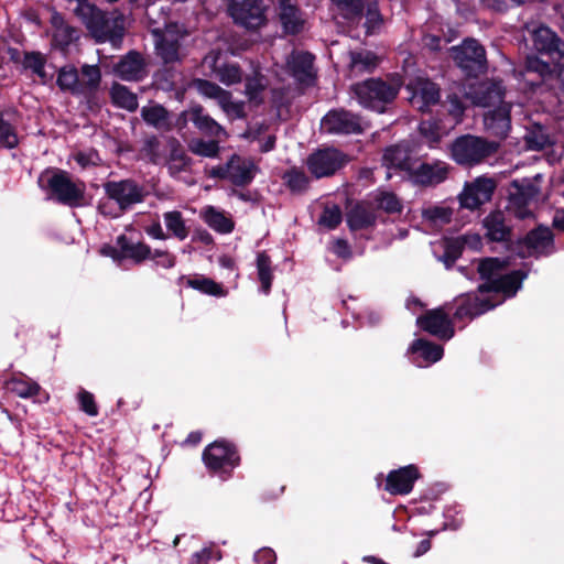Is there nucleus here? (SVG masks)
<instances>
[{
	"label": "nucleus",
	"mask_w": 564,
	"mask_h": 564,
	"mask_svg": "<svg viewBox=\"0 0 564 564\" xmlns=\"http://www.w3.org/2000/svg\"><path fill=\"white\" fill-rule=\"evenodd\" d=\"M478 271L484 282L477 293L459 299L457 317H475L494 308L506 297L513 296L525 279L521 271L508 272L507 262L497 258L480 261Z\"/></svg>",
	"instance_id": "nucleus-1"
},
{
	"label": "nucleus",
	"mask_w": 564,
	"mask_h": 564,
	"mask_svg": "<svg viewBox=\"0 0 564 564\" xmlns=\"http://www.w3.org/2000/svg\"><path fill=\"white\" fill-rule=\"evenodd\" d=\"M503 87L499 83H480L467 93L476 106L492 108L484 115L486 131L498 138H506L511 128V105L505 102Z\"/></svg>",
	"instance_id": "nucleus-2"
},
{
	"label": "nucleus",
	"mask_w": 564,
	"mask_h": 564,
	"mask_svg": "<svg viewBox=\"0 0 564 564\" xmlns=\"http://www.w3.org/2000/svg\"><path fill=\"white\" fill-rule=\"evenodd\" d=\"M73 11L97 42H110L116 48L120 46L124 33V19L121 14L108 18L87 0H78Z\"/></svg>",
	"instance_id": "nucleus-3"
},
{
	"label": "nucleus",
	"mask_w": 564,
	"mask_h": 564,
	"mask_svg": "<svg viewBox=\"0 0 564 564\" xmlns=\"http://www.w3.org/2000/svg\"><path fill=\"white\" fill-rule=\"evenodd\" d=\"M400 87L399 79L386 83L371 78L354 85L351 90L362 107L383 112L384 104L391 102L395 98Z\"/></svg>",
	"instance_id": "nucleus-4"
},
{
	"label": "nucleus",
	"mask_w": 564,
	"mask_h": 564,
	"mask_svg": "<svg viewBox=\"0 0 564 564\" xmlns=\"http://www.w3.org/2000/svg\"><path fill=\"white\" fill-rule=\"evenodd\" d=\"M39 184L43 188H50L59 203L76 206L84 197L85 185L70 180L64 171H45L39 177Z\"/></svg>",
	"instance_id": "nucleus-5"
},
{
	"label": "nucleus",
	"mask_w": 564,
	"mask_h": 564,
	"mask_svg": "<svg viewBox=\"0 0 564 564\" xmlns=\"http://www.w3.org/2000/svg\"><path fill=\"white\" fill-rule=\"evenodd\" d=\"M496 142H488L479 137L463 135L451 147L453 160L460 165H474L497 151Z\"/></svg>",
	"instance_id": "nucleus-6"
},
{
	"label": "nucleus",
	"mask_w": 564,
	"mask_h": 564,
	"mask_svg": "<svg viewBox=\"0 0 564 564\" xmlns=\"http://www.w3.org/2000/svg\"><path fill=\"white\" fill-rule=\"evenodd\" d=\"M155 40V50L165 63H173L181 58V48L187 31L183 25L169 23L163 30H152Z\"/></svg>",
	"instance_id": "nucleus-7"
},
{
	"label": "nucleus",
	"mask_w": 564,
	"mask_h": 564,
	"mask_svg": "<svg viewBox=\"0 0 564 564\" xmlns=\"http://www.w3.org/2000/svg\"><path fill=\"white\" fill-rule=\"evenodd\" d=\"M256 172L257 166L251 160L234 155L226 164L209 169L207 174L214 178L229 180L236 185H245L252 181Z\"/></svg>",
	"instance_id": "nucleus-8"
},
{
	"label": "nucleus",
	"mask_w": 564,
	"mask_h": 564,
	"mask_svg": "<svg viewBox=\"0 0 564 564\" xmlns=\"http://www.w3.org/2000/svg\"><path fill=\"white\" fill-rule=\"evenodd\" d=\"M193 85L202 96L215 99L228 118L243 117V102L232 100L230 91L206 79H195Z\"/></svg>",
	"instance_id": "nucleus-9"
},
{
	"label": "nucleus",
	"mask_w": 564,
	"mask_h": 564,
	"mask_svg": "<svg viewBox=\"0 0 564 564\" xmlns=\"http://www.w3.org/2000/svg\"><path fill=\"white\" fill-rule=\"evenodd\" d=\"M456 64L468 75L476 76L485 69L484 47L475 40H466L459 46L452 47Z\"/></svg>",
	"instance_id": "nucleus-10"
},
{
	"label": "nucleus",
	"mask_w": 564,
	"mask_h": 564,
	"mask_svg": "<svg viewBox=\"0 0 564 564\" xmlns=\"http://www.w3.org/2000/svg\"><path fill=\"white\" fill-rule=\"evenodd\" d=\"M348 156L334 148L321 149L307 159L310 172L317 178L333 175L348 162Z\"/></svg>",
	"instance_id": "nucleus-11"
},
{
	"label": "nucleus",
	"mask_w": 564,
	"mask_h": 564,
	"mask_svg": "<svg viewBox=\"0 0 564 564\" xmlns=\"http://www.w3.org/2000/svg\"><path fill=\"white\" fill-rule=\"evenodd\" d=\"M495 188L496 183L492 178L479 176L465 184L458 195L459 204L463 208L475 210L491 199Z\"/></svg>",
	"instance_id": "nucleus-12"
},
{
	"label": "nucleus",
	"mask_w": 564,
	"mask_h": 564,
	"mask_svg": "<svg viewBox=\"0 0 564 564\" xmlns=\"http://www.w3.org/2000/svg\"><path fill=\"white\" fill-rule=\"evenodd\" d=\"M228 11L236 23L247 29H257L265 21L260 0H229Z\"/></svg>",
	"instance_id": "nucleus-13"
},
{
	"label": "nucleus",
	"mask_w": 564,
	"mask_h": 564,
	"mask_svg": "<svg viewBox=\"0 0 564 564\" xmlns=\"http://www.w3.org/2000/svg\"><path fill=\"white\" fill-rule=\"evenodd\" d=\"M104 188L108 198L115 200L121 210L141 203L145 196L143 187L131 180L108 182Z\"/></svg>",
	"instance_id": "nucleus-14"
},
{
	"label": "nucleus",
	"mask_w": 564,
	"mask_h": 564,
	"mask_svg": "<svg viewBox=\"0 0 564 564\" xmlns=\"http://www.w3.org/2000/svg\"><path fill=\"white\" fill-rule=\"evenodd\" d=\"M406 90L410 94L409 100L413 107L425 111L431 105L440 100L438 87L422 75H417L409 80Z\"/></svg>",
	"instance_id": "nucleus-15"
},
{
	"label": "nucleus",
	"mask_w": 564,
	"mask_h": 564,
	"mask_svg": "<svg viewBox=\"0 0 564 564\" xmlns=\"http://www.w3.org/2000/svg\"><path fill=\"white\" fill-rule=\"evenodd\" d=\"M203 64L209 68L212 75L226 86L239 84L242 80L240 66L227 61L219 52H210L204 57Z\"/></svg>",
	"instance_id": "nucleus-16"
},
{
	"label": "nucleus",
	"mask_w": 564,
	"mask_h": 564,
	"mask_svg": "<svg viewBox=\"0 0 564 564\" xmlns=\"http://www.w3.org/2000/svg\"><path fill=\"white\" fill-rule=\"evenodd\" d=\"M205 465L215 471L227 473L238 465L239 457L234 447L225 442H215L203 454Z\"/></svg>",
	"instance_id": "nucleus-17"
},
{
	"label": "nucleus",
	"mask_w": 564,
	"mask_h": 564,
	"mask_svg": "<svg viewBox=\"0 0 564 564\" xmlns=\"http://www.w3.org/2000/svg\"><path fill=\"white\" fill-rule=\"evenodd\" d=\"M321 128L328 133H359L362 130L359 118L345 110L329 111L322 119Z\"/></svg>",
	"instance_id": "nucleus-18"
},
{
	"label": "nucleus",
	"mask_w": 564,
	"mask_h": 564,
	"mask_svg": "<svg viewBox=\"0 0 564 564\" xmlns=\"http://www.w3.org/2000/svg\"><path fill=\"white\" fill-rule=\"evenodd\" d=\"M416 324L441 339H449L454 336L451 321L442 308L430 311L424 316L417 317Z\"/></svg>",
	"instance_id": "nucleus-19"
},
{
	"label": "nucleus",
	"mask_w": 564,
	"mask_h": 564,
	"mask_svg": "<svg viewBox=\"0 0 564 564\" xmlns=\"http://www.w3.org/2000/svg\"><path fill=\"white\" fill-rule=\"evenodd\" d=\"M419 476L417 468L414 465L392 470L387 476L384 489L391 495H408Z\"/></svg>",
	"instance_id": "nucleus-20"
},
{
	"label": "nucleus",
	"mask_w": 564,
	"mask_h": 564,
	"mask_svg": "<svg viewBox=\"0 0 564 564\" xmlns=\"http://www.w3.org/2000/svg\"><path fill=\"white\" fill-rule=\"evenodd\" d=\"M448 174V165L445 162L422 163L413 167L411 177L423 185H434L443 182Z\"/></svg>",
	"instance_id": "nucleus-21"
},
{
	"label": "nucleus",
	"mask_w": 564,
	"mask_h": 564,
	"mask_svg": "<svg viewBox=\"0 0 564 564\" xmlns=\"http://www.w3.org/2000/svg\"><path fill=\"white\" fill-rule=\"evenodd\" d=\"M408 351L413 356L412 362L417 367H426L443 357V348L440 345L424 339L414 340Z\"/></svg>",
	"instance_id": "nucleus-22"
},
{
	"label": "nucleus",
	"mask_w": 564,
	"mask_h": 564,
	"mask_svg": "<svg viewBox=\"0 0 564 564\" xmlns=\"http://www.w3.org/2000/svg\"><path fill=\"white\" fill-rule=\"evenodd\" d=\"M115 73L123 80H139L145 76L143 57L132 51L115 66Z\"/></svg>",
	"instance_id": "nucleus-23"
},
{
	"label": "nucleus",
	"mask_w": 564,
	"mask_h": 564,
	"mask_svg": "<svg viewBox=\"0 0 564 564\" xmlns=\"http://www.w3.org/2000/svg\"><path fill=\"white\" fill-rule=\"evenodd\" d=\"M532 41L538 52L550 55L554 61L562 57L563 52L560 50V41L547 26L535 29L532 34Z\"/></svg>",
	"instance_id": "nucleus-24"
},
{
	"label": "nucleus",
	"mask_w": 564,
	"mask_h": 564,
	"mask_svg": "<svg viewBox=\"0 0 564 564\" xmlns=\"http://www.w3.org/2000/svg\"><path fill=\"white\" fill-rule=\"evenodd\" d=\"M313 55L306 52H292L286 59V68L297 82L305 83L313 77Z\"/></svg>",
	"instance_id": "nucleus-25"
},
{
	"label": "nucleus",
	"mask_w": 564,
	"mask_h": 564,
	"mask_svg": "<svg viewBox=\"0 0 564 564\" xmlns=\"http://www.w3.org/2000/svg\"><path fill=\"white\" fill-rule=\"evenodd\" d=\"M383 163L388 170H401L409 174H411L414 167V162L412 161L410 151L404 144H397L388 148L383 154Z\"/></svg>",
	"instance_id": "nucleus-26"
},
{
	"label": "nucleus",
	"mask_w": 564,
	"mask_h": 564,
	"mask_svg": "<svg viewBox=\"0 0 564 564\" xmlns=\"http://www.w3.org/2000/svg\"><path fill=\"white\" fill-rule=\"evenodd\" d=\"M184 115H189V119L202 132L209 134L212 137H216L219 140H223L227 137V132L225 131V129L219 123H217L212 117L205 115L200 106L192 107Z\"/></svg>",
	"instance_id": "nucleus-27"
},
{
	"label": "nucleus",
	"mask_w": 564,
	"mask_h": 564,
	"mask_svg": "<svg viewBox=\"0 0 564 564\" xmlns=\"http://www.w3.org/2000/svg\"><path fill=\"white\" fill-rule=\"evenodd\" d=\"M529 254H547L553 251V236L549 228H538L525 238Z\"/></svg>",
	"instance_id": "nucleus-28"
},
{
	"label": "nucleus",
	"mask_w": 564,
	"mask_h": 564,
	"mask_svg": "<svg viewBox=\"0 0 564 564\" xmlns=\"http://www.w3.org/2000/svg\"><path fill=\"white\" fill-rule=\"evenodd\" d=\"M117 246L123 253V260L130 259L134 263H141L152 256L151 248L143 242H132L124 235L117 238Z\"/></svg>",
	"instance_id": "nucleus-29"
},
{
	"label": "nucleus",
	"mask_w": 564,
	"mask_h": 564,
	"mask_svg": "<svg viewBox=\"0 0 564 564\" xmlns=\"http://www.w3.org/2000/svg\"><path fill=\"white\" fill-rule=\"evenodd\" d=\"M438 249L444 250V253L437 257L438 260L442 261L446 265V268H449L460 256L462 251L464 250V246L459 237H457L451 239H442L437 242H434V253H437Z\"/></svg>",
	"instance_id": "nucleus-30"
},
{
	"label": "nucleus",
	"mask_w": 564,
	"mask_h": 564,
	"mask_svg": "<svg viewBox=\"0 0 564 564\" xmlns=\"http://www.w3.org/2000/svg\"><path fill=\"white\" fill-rule=\"evenodd\" d=\"M281 23L284 30L289 33H297L303 25V20L295 6L290 0L280 1V13Z\"/></svg>",
	"instance_id": "nucleus-31"
},
{
	"label": "nucleus",
	"mask_w": 564,
	"mask_h": 564,
	"mask_svg": "<svg viewBox=\"0 0 564 564\" xmlns=\"http://www.w3.org/2000/svg\"><path fill=\"white\" fill-rule=\"evenodd\" d=\"M267 88L268 80L258 70L252 76L246 77L245 95L251 104H261Z\"/></svg>",
	"instance_id": "nucleus-32"
},
{
	"label": "nucleus",
	"mask_w": 564,
	"mask_h": 564,
	"mask_svg": "<svg viewBox=\"0 0 564 564\" xmlns=\"http://www.w3.org/2000/svg\"><path fill=\"white\" fill-rule=\"evenodd\" d=\"M52 22L54 25L53 39L56 45L64 48L78 39L77 30L65 23L61 15L54 14Z\"/></svg>",
	"instance_id": "nucleus-33"
},
{
	"label": "nucleus",
	"mask_w": 564,
	"mask_h": 564,
	"mask_svg": "<svg viewBox=\"0 0 564 564\" xmlns=\"http://www.w3.org/2000/svg\"><path fill=\"white\" fill-rule=\"evenodd\" d=\"M163 221L165 228L170 235L174 236L180 240L187 238L189 234V227L186 224L183 215L178 210H170L163 214Z\"/></svg>",
	"instance_id": "nucleus-34"
},
{
	"label": "nucleus",
	"mask_w": 564,
	"mask_h": 564,
	"mask_svg": "<svg viewBox=\"0 0 564 564\" xmlns=\"http://www.w3.org/2000/svg\"><path fill=\"white\" fill-rule=\"evenodd\" d=\"M347 223L350 229H361L375 223V214L370 206L358 204L347 215Z\"/></svg>",
	"instance_id": "nucleus-35"
},
{
	"label": "nucleus",
	"mask_w": 564,
	"mask_h": 564,
	"mask_svg": "<svg viewBox=\"0 0 564 564\" xmlns=\"http://www.w3.org/2000/svg\"><path fill=\"white\" fill-rule=\"evenodd\" d=\"M378 65V57L369 51L350 53V73L360 75L373 70Z\"/></svg>",
	"instance_id": "nucleus-36"
},
{
	"label": "nucleus",
	"mask_w": 564,
	"mask_h": 564,
	"mask_svg": "<svg viewBox=\"0 0 564 564\" xmlns=\"http://www.w3.org/2000/svg\"><path fill=\"white\" fill-rule=\"evenodd\" d=\"M484 226L487 229V236L495 241H501L507 237L508 227L505 224L503 213L496 210L490 213L484 219Z\"/></svg>",
	"instance_id": "nucleus-37"
},
{
	"label": "nucleus",
	"mask_w": 564,
	"mask_h": 564,
	"mask_svg": "<svg viewBox=\"0 0 564 564\" xmlns=\"http://www.w3.org/2000/svg\"><path fill=\"white\" fill-rule=\"evenodd\" d=\"M9 391L13 392L20 398L28 399L37 395L41 387L37 382L28 377H13L7 382Z\"/></svg>",
	"instance_id": "nucleus-38"
},
{
	"label": "nucleus",
	"mask_w": 564,
	"mask_h": 564,
	"mask_svg": "<svg viewBox=\"0 0 564 564\" xmlns=\"http://www.w3.org/2000/svg\"><path fill=\"white\" fill-rule=\"evenodd\" d=\"M202 215L205 223L216 231L228 234L234 228L231 219L212 206L204 208Z\"/></svg>",
	"instance_id": "nucleus-39"
},
{
	"label": "nucleus",
	"mask_w": 564,
	"mask_h": 564,
	"mask_svg": "<svg viewBox=\"0 0 564 564\" xmlns=\"http://www.w3.org/2000/svg\"><path fill=\"white\" fill-rule=\"evenodd\" d=\"M143 120L154 128L163 129L169 127V113L164 107L158 104H149L141 109Z\"/></svg>",
	"instance_id": "nucleus-40"
},
{
	"label": "nucleus",
	"mask_w": 564,
	"mask_h": 564,
	"mask_svg": "<svg viewBox=\"0 0 564 564\" xmlns=\"http://www.w3.org/2000/svg\"><path fill=\"white\" fill-rule=\"evenodd\" d=\"M111 99L112 102L123 108L128 111H134L138 108V98L137 95L130 91L126 86L120 84H115L111 87Z\"/></svg>",
	"instance_id": "nucleus-41"
},
{
	"label": "nucleus",
	"mask_w": 564,
	"mask_h": 564,
	"mask_svg": "<svg viewBox=\"0 0 564 564\" xmlns=\"http://www.w3.org/2000/svg\"><path fill=\"white\" fill-rule=\"evenodd\" d=\"M453 216V209L445 205L430 206L422 210V217L432 226L448 224Z\"/></svg>",
	"instance_id": "nucleus-42"
},
{
	"label": "nucleus",
	"mask_w": 564,
	"mask_h": 564,
	"mask_svg": "<svg viewBox=\"0 0 564 564\" xmlns=\"http://www.w3.org/2000/svg\"><path fill=\"white\" fill-rule=\"evenodd\" d=\"M57 85L63 90H70L74 94H82L79 75L75 67L65 66L61 68L57 76Z\"/></svg>",
	"instance_id": "nucleus-43"
},
{
	"label": "nucleus",
	"mask_w": 564,
	"mask_h": 564,
	"mask_svg": "<svg viewBox=\"0 0 564 564\" xmlns=\"http://www.w3.org/2000/svg\"><path fill=\"white\" fill-rule=\"evenodd\" d=\"M101 79V74L96 65H84L82 67V75L79 84L82 94L94 91L98 88Z\"/></svg>",
	"instance_id": "nucleus-44"
},
{
	"label": "nucleus",
	"mask_w": 564,
	"mask_h": 564,
	"mask_svg": "<svg viewBox=\"0 0 564 564\" xmlns=\"http://www.w3.org/2000/svg\"><path fill=\"white\" fill-rule=\"evenodd\" d=\"M187 285L208 295L214 296H226L227 292L223 289V286L218 283H216L214 280L204 278V276H197L189 279L187 281Z\"/></svg>",
	"instance_id": "nucleus-45"
},
{
	"label": "nucleus",
	"mask_w": 564,
	"mask_h": 564,
	"mask_svg": "<svg viewBox=\"0 0 564 564\" xmlns=\"http://www.w3.org/2000/svg\"><path fill=\"white\" fill-rule=\"evenodd\" d=\"M257 269L259 281L261 283V291L264 294H268L271 289L273 276L271 271L270 258L263 252L259 253L257 257Z\"/></svg>",
	"instance_id": "nucleus-46"
},
{
	"label": "nucleus",
	"mask_w": 564,
	"mask_h": 564,
	"mask_svg": "<svg viewBox=\"0 0 564 564\" xmlns=\"http://www.w3.org/2000/svg\"><path fill=\"white\" fill-rule=\"evenodd\" d=\"M420 132L426 142L433 147L436 144L447 131L441 128L440 123L433 120H425L420 123Z\"/></svg>",
	"instance_id": "nucleus-47"
},
{
	"label": "nucleus",
	"mask_w": 564,
	"mask_h": 564,
	"mask_svg": "<svg viewBox=\"0 0 564 564\" xmlns=\"http://www.w3.org/2000/svg\"><path fill=\"white\" fill-rule=\"evenodd\" d=\"M375 200L380 209L387 213L394 214L401 213L402 204L399 198L390 192H378L375 196Z\"/></svg>",
	"instance_id": "nucleus-48"
},
{
	"label": "nucleus",
	"mask_w": 564,
	"mask_h": 564,
	"mask_svg": "<svg viewBox=\"0 0 564 564\" xmlns=\"http://www.w3.org/2000/svg\"><path fill=\"white\" fill-rule=\"evenodd\" d=\"M219 141H204L202 139L192 140L189 143V149L193 153L206 156V158H215L219 152Z\"/></svg>",
	"instance_id": "nucleus-49"
},
{
	"label": "nucleus",
	"mask_w": 564,
	"mask_h": 564,
	"mask_svg": "<svg viewBox=\"0 0 564 564\" xmlns=\"http://www.w3.org/2000/svg\"><path fill=\"white\" fill-rule=\"evenodd\" d=\"M552 73L549 62L542 61L538 56H529L525 62V74H538L543 78Z\"/></svg>",
	"instance_id": "nucleus-50"
},
{
	"label": "nucleus",
	"mask_w": 564,
	"mask_h": 564,
	"mask_svg": "<svg viewBox=\"0 0 564 564\" xmlns=\"http://www.w3.org/2000/svg\"><path fill=\"white\" fill-rule=\"evenodd\" d=\"M341 221L340 208L336 205L326 206L318 224L326 227L327 229L336 228Z\"/></svg>",
	"instance_id": "nucleus-51"
},
{
	"label": "nucleus",
	"mask_w": 564,
	"mask_h": 564,
	"mask_svg": "<svg viewBox=\"0 0 564 564\" xmlns=\"http://www.w3.org/2000/svg\"><path fill=\"white\" fill-rule=\"evenodd\" d=\"M19 138L13 127L0 117V144L8 149H13L18 145Z\"/></svg>",
	"instance_id": "nucleus-52"
},
{
	"label": "nucleus",
	"mask_w": 564,
	"mask_h": 564,
	"mask_svg": "<svg viewBox=\"0 0 564 564\" xmlns=\"http://www.w3.org/2000/svg\"><path fill=\"white\" fill-rule=\"evenodd\" d=\"M285 182L293 192H302L308 185V178L304 172L291 170L284 175Z\"/></svg>",
	"instance_id": "nucleus-53"
},
{
	"label": "nucleus",
	"mask_w": 564,
	"mask_h": 564,
	"mask_svg": "<svg viewBox=\"0 0 564 564\" xmlns=\"http://www.w3.org/2000/svg\"><path fill=\"white\" fill-rule=\"evenodd\" d=\"M338 10L346 17L359 15L362 10V0H332Z\"/></svg>",
	"instance_id": "nucleus-54"
},
{
	"label": "nucleus",
	"mask_w": 564,
	"mask_h": 564,
	"mask_svg": "<svg viewBox=\"0 0 564 564\" xmlns=\"http://www.w3.org/2000/svg\"><path fill=\"white\" fill-rule=\"evenodd\" d=\"M525 143L532 150H542L550 143V140L544 131L539 128L525 134Z\"/></svg>",
	"instance_id": "nucleus-55"
},
{
	"label": "nucleus",
	"mask_w": 564,
	"mask_h": 564,
	"mask_svg": "<svg viewBox=\"0 0 564 564\" xmlns=\"http://www.w3.org/2000/svg\"><path fill=\"white\" fill-rule=\"evenodd\" d=\"M23 65L34 74L44 78V58L40 53H28L24 56Z\"/></svg>",
	"instance_id": "nucleus-56"
},
{
	"label": "nucleus",
	"mask_w": 564,
	"mask_h": 564,
	"mask_svg": "<svg viewBox=\"0 0 564 564\" xmlns=\"http://www.w3.org/2000/svg\"><path fill=\"white\" fill-rule=\"evenodd\" d=\"M78 400L80 408L85 413L90 416H96L98 414V409L91 393L83 390L78 393Z\"/></svg>",
	"instance_id": "nucleus-57"
},
{
	"label": "nucleus",
	"mask_w": 564,
	"mask_h": 564,
	"mask_svg": "<svg viewBox=\"0 0 564 564\" xmlns=\"http://www.w3.org/2000/svg\"><path fill=\"white\" fill-rule=\"evenodd\" d=\"M74 160L83 167L90 165H97L100 162V158L96 151L78 152L74 155Z\"/></svg>",
	"instance_id": "nucleus-58"
},
{
	"label": "nucleus",
	"mask_w": 564,
	"mask_h": 564,
	"mask_svg": "<svg viewBox=\"0 0 564 564\" xmlns=\"http://www.w3.org/2000/svg\"><path fill=\"white\" fill-rule=\"evenodd\" d=\"M152 259H155L158 265L162 268L170 269L175 264V257L163 250H155L152 256Z\"/></svg>",
	"instance_id": "nucleus-59"
},
{
	"label": "nucleus",
	"mask_w": 564,
	"mask_h": 564,
	"mask_svg": "<svg viewBox=\"0 0 564 564\" xmlns=\"http://www.w3.org/2000/svg\"><path fill=\"white\" fill-rule=\"evenodd\" d=\"M210 558L220 560L219 552H215L213 547H204L193 555V562L195 564H206Z\"/></svg>",
	"instance_id": "nucleus-60"
},
{
	"label": "nucleus",
	"mask_w": 564,
	"mask_h": 564,
	"mask_svg": "<svg viewBox=\"0 0 564 564\" xmlns=\"http://www.w3.org/2000/svg\"><path fill=\"white\" fill-rule=\"evenodd\" d=\"M381 23V17H380V13L379 11L377 10V8H372L370 7L367 11V15H366V28H367V33H372L375 32V30L380 25Z\"/></svg>",
	"instance_id": "nucleus-61"
},
{
	"label": "nucleus",
	"mask_w": 564,
	"mask_h": 564,
	"mask_svg": "<svg viewBox=\"0 0 564 564\" xmlns=\"http://www.w3.org/2000/svg\"><path fill=\"white\" fill-rule=\"evenodd\" d=\"M254 561L257 564H274L276 555L270 547H262L254 553Z\"/></svg>",
	"instance_id": "nucleus-62"
},
{
	"label": "nucleus",
	"mask_w": 564,
	"mask_h": 564,
	"mask_svg": "<svg viewBox=\"0 0 564 564\" xmlns=\"http://www.w3.org/2000/svg\"><path fill=\"white\" fill-rule=\"evenodd\" d=\"M248 137H250L252 140H258L260 143V150L262 152H269L273 149L275 143V137L273 134H265L263 139L260 138V132L253 133L248 132Z\"/></svg>",
	"instance_id": "nucleus-63"
},
{
	"label": "nucleus",
	"mask_w": 564,
	"mask_h": 564,
	"mask_svg": "<svg viewBox=\"0 0 564 564\" xmlns=\"http://www.w3.org/2000/svg\"><path fill=\"white\" fill-rule=\"evenodd\" d=\"M464 249L479 250L481 247V238L478 234H466L459 237Z\"/></svg>",
	"instance_id": "nucleus-64"
}]
</instances>
